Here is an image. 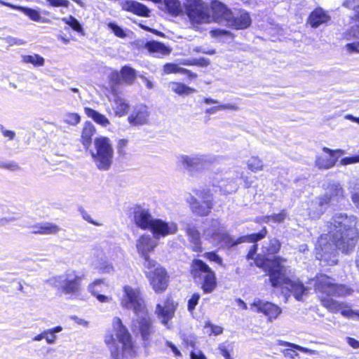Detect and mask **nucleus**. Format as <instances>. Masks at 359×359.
Returning <instances> with one entry per match:
<instances>
[{"instance_id": "31", "label": "nucleus", "mask_w": 359, "mask_h": 359, "mask_svg": "<svg viewBox=\"0 0 359 359\" xmlns=\"http://www.w3.org/2000/svg\"><path fill=\"white\" fill-rule=\"evenodd\" d=\"M329 297H322L321 302L323 306L327 308L331 312L337 313L340 311L342 309L348 307V306L345 302H340Z\"/></svg>"}, {"instance_id": "25", "label": "nucleus", "mask_w": 359, "mask_h": 359, "mask_svg": "<svg viewBox=\"0 0 359 359\" xmlns=\"http://www.w3.org/2000/svg\"><path fill=\"white\" fill-rule=\"evenodd\" d=\"M331 18L328 13L321 8H317L309 16L308 23L313 28H318L320 25H326Z\"/></svg>"}, {"instance_id": "50", "label": "nucleus", "mask_w": 359, "mask_h": 359, "mask_svg": "<svg viewBox=\"0 0 359 359\" xmlns=\"http://www.w3.org/2000/svg\"><path fill=\"white\" fill-rule=\"evenodd\" d=\"M108 27L114 32V34L119 37V38H125L126 36V34L123 31V29L117 25L115 23L109 22L108 24Z\"/></svg>"}, {"instance_id": "15", "label": "nucleus", "mask_w": 359, "mask_h": 359, "mask_svg": "<svg viewBox=\"0 0 359 359\" xmlns=\"http://www.w3.org/2000/svg\"><path fill=\"white\" fill-rule=\"evenodd\" d=\"M178 159L179 162L189 171L203 169L210 162L206 156L201 154L181 155Z\"/></svg>"}, {"instance_id": "4", "label": "nucleus", "mask_w": 359, "mask_h": 359, "mask_svg": "<svg viewBox=\"0 0 359 359\" xmlns=\"http://www.w3.org/2000/svg\"><path fill=\"white\" fill-rule=\"evenodd\" d=\"M266 234L267 229L264 227L259 233L241 236L235 240L226 232L221 223L217 219H214L209 221L203 229V236L205 239L214 244L224 243L228 247H232L244 242L255 243L264 238Z\"/></svg>"}, {"instance_id": "7", "label": "nucleus", "mask_w": 359, "mask_h": 359, "mask_svg": "<svg viewBox=\"0 0 359 359\" xmlns=\"http://www.w3.org/2000/svg\"><path fill=\"white\" fill-rule=\"evenodd\" d=\"M144 273L149 284L156 293H162L166 290L170 276L165 269L155 260H147L143 263Z\"/></svg>"}, {"instance_id": "59", "label": "nucleus", "mask_w": 359, "mask_h": 359, "mask_svg": "<svg viewBox=\"0 0 359 359\" xmlns=\"http://www.w3.org/2000/svg\"><path fill=\"white\" fill-rule=\"evenodd\" d=\"M341 313L343 316L348 318H355L357 317L358 310H352V309H341Z\"/></svg>"}, {"instance_id": "29", "label": "nucleus", "mask_w": 359, "mask_h": 359, "mask_svg": "<svg viewBox=\"0 0 359 359\" xmlns=\"http://www.w3.org/2000/svg\"><path fill=\"white\" fill-rule=\"evenodd\" d=\"M160 8L173 16H177L182 13L183 7L179 0H161Z\"/></svg>"}, {"instance_id": "9", "label": "nucleus", "mask_w": 359, "mask_h": 359, "mask_svg": "<svg viewBox=\"0 0 359 359\" xmlns=\"http://www.w3.org/2000/svg\"><path fill=\"white\" fill-rule=\"evenodd\" d=\"M315 290L318 293L327 297H345L353 292L352 288L346 285L336 283L332 278L323 274L316 276Z\"/></svg>"}, {"instance_id": "51", "label": "nucleus", "mask_w": 359, "mask_h": 359, "mask_svg": "<svg viewBox=\"0 0 359 359\" xmlns=\"http://www.w3.org/2000/svg\"><path fill=\"white\" fill-rule=\"evenodd\" d=\"M315 201H316V198L311 201L310 207L309 208V215L313 218L319 217L323 213V212H318L320 206L317 204L316 205L314 204Z\"/></svg>"}, {"instance_id": "1", "label": "nucleus", "mask_w": 359, "mask_h": 359, "mask_svg": "<svg viewBox=\"0 0 359 359\" xmlns=\"http://www.w3.org/2000/svg\"><path fill=\"white\" fill-rule=\"evenodd\" d=\"M357 218L354 215L336 213L326 225L327 233L320 236L316 245V257L329 265L336 264L337 249L344 253L352 251L357 243Z\"/></svg>"}, {"instance_id": "52", "label": "nucleus", "mask_w": 359, "mask_h": 359, "mask_svg": "<svg viewBox=\"0 0 359 359\" xmlns=\"http://www.w3.org/2000/svg\"><path fill=\"white\" fill-rule=\"evenodd\" d=\"M203 257L210 262H214L219 265H222V259L215 252H206L203 255Z\"/></svg>"}, {"instance_id": "43", "label": "nucleus", "mask_w": 359, "mask_h": 359, "mask_svg": "<svg viewBox=\"0 0 359 359\" xmlns=\"http://www.w3.org/2000/svg\"><path fill=\"white\" fill-rule=\"evenodd\" d=\"M24 62L31 63L35 67H41L44 65V59L39 55L24 56Z\"/></svg>"}, {"instance_id": "47", "label": "nucleus", "mask_w": 359, "mask_h": 359, "mask_svg": "<svg viewBox=\"0 0 359 359\" xmlns=\"http://www.w3.org/2000/svg\"><path fill=\"white\" fill-rule=\"evenodd\" d=\"M0 168L15 172L20 170V166L19 164L13 161H0Z\"/></svg>"}, {"instance_id": "11", "label": "nucleus", "mask_w": 359, "mask_h": 359, "mask_svg": "<svg viewBox=\"0 0 359 359\" xmlns=\"http://www.w3.org/2000/svg\"><path fill=\"white\" fill-rule=\"evenodd\" d=\"M191 274L194 278L203 280V290L206 293L213 291L216 286V277L211 269L202 260L194 259L191 264Z\"/></svg>"}, {"instance_id": "30", "label": "nucleus", "mask_w": 359, "mask_h": 359, "mask_svg": "<svg viewBox=\"0 0 359 359\" xmlns=\"http://www.w3.org/2000/svg\"><path fill=\"white\" fill-rule=\"evenodd\" d=\"M32 233L39 234H55L58 233L60 228L55 224L49 222L40 223L33 227Z\"/></svg>"}, {"instance_id": "37", "label": "nucleus", "mask_w": 359, "mask_h": 359, "mask_svg": "<svg viewBox=\"0 0 359 359\" xmlns=\"http://www.w3.org/2000/svg\"><path fill=\"white\" fill-rule=\"evenodd\" d=\"M102 283V280H95L88 287V290L92 293L93 296H95L97 300L100 302H110L112 299L108 296L98 294V290L96 289L97 286L100 285Z\"/></svg>"}, {"instance_id": "20", "label": "nucleus", "mask_w": 359, "mask_h": 359, "mask_svg": "<svg viewBox=\"0 0 359 359\" xmlns=\"http://www.w3.org/2000/svg\"><path fill=\"white\" fill-rule=\"evenodd\" d=\"M187 201L189 204L191 212L200 217L208 216L214 205L213 202L201 201L194 196H190L187 198Z\"/></svg>"}, {"instance_id": "39", "label": "nucleus", "mask_w": 359, "mask_h": 359, "mask_svg": "<svg viewBox=\"0 0 359 359\" xmlns=\"http://www.w3.org/2000/svg\"><path fill=\"white\" fill-rule=\"evenodd\" d=\"M280 248V243L276 238H272L264 246V252L269 255L277 253Z\"/></svg>"}, {"instance_id": "58", "label": "nucleus", "mask_w": 359, "mask_h": 359, "mask_svg": "<svg viewBox=\"0 0 359 359\" xmlns=\"http://www.w3.org/2000/svg\"><path fill=\"white\" fill-rule=\"evenodd\" d=\"M193 51L196 53H202L207 55H214L215 50L214 49H209L203 46H196L193 48Z\"/></svg>"}, {"instance_id": "10", "label": "nucleus", "mask_w": 359, "mask_h": 359, "mask_svg": "<svg viewBox=\"0 0 359 359\" xmlns=\"http://www.w3.org/2000/svg\"><path fill=\"white\" fill-rule=\"evenodd\" d=\"M82 279L75 271H67L61 276L50 278L48 282L65 294H75L81 290Z\"/></svg>"}, {"instance_id": "36", "label": "nucleus", "mask_w": 359, "mask_h": 359, "mask_svg": "<svg viewBox=\"0 0 359 359\" xmlns=\"http://www.w3.org/2000/svg\"><path fill=\"white\" fill-rule=\"evenodd\" d=\"M121 76L123 83L131 85L136 79V71L128 66H124L121 69Z\"/></svg>"}, {"instance_id": "64", "label": "nucleus", "mask_w": 359, "mask_h": 359, "mask_svg": "<svg viewBox=\"0 0 359 359\" xmlns=\"http://www.w3.org/2000/svg\"><path fill=\"white\" fill-rule=\"evenodd\" d=\"M348 34L353 38L359 39V26L351 27Z\"/></svg>"}, {"instance_id": "44", "label": "nucleus", "mask_w": 359, "mask_h": 359, "mask_svg": "<svg viewBox=\"0 0 359 359\" xmlns=\"http://www.w3.org/2000/svg\"><path fill=\"white\" fill-rule=\"evenodd\" d=\"M348 189L351 194L352 202L359 210V184H355L354 186H351V183L350 182Z\"/></svg>"}, {"instance_id": "34", "label": "nucleus", "mask_w": 359, "mask_h": 359, "mask_svg": "<svg viewBox=\"0 0 359 359\" xmlns=\"http://www.w3.org/2000/svg\"><path fill=\"white\" fill-rule=\"evenodd\" d=\"M95 268L99 270L102 273H113L114 268L105 257H101L94 262Z\"/></svg>"}, {"instance_id": "46", "label": "nucleus", "mask_w": 359, "mask_h": 359, "mask_svg": "<svg viewBox=\"0 0 359 359\" xmlns=\"http://www.w3.org/2000/svg\"><path fill=\"white\" fill-rule=\"evenodd\" d=\"M62 21L78 32L83 31V28L79 22L72 15H69L68 18H63Z\"/></svg>"}, {"instance_id": "32", "label": "nucleus", "mask_w": 359, "mask_h": 359, "mask_svg": "<svg viewBox=\"0 0 359 359\" xmlns=\"http://www.w3.org/2000/svg\"><path fill=\"white\" fill-rule=\"evenodd\" d=\"M84 111L89 118H91L95 123L103 127H107L110 124L109 119L104 115L91 108L85 107Z\"/></svg>"}, {"instance_id": "62", "label": "nucleus", "mask_w": 359, "mask_h": 359, "mask_svg": "<svg viewBox=\"0 0 359 359\" xmlns=\"http://www.w3.org/2000/svg\"><path fill=\"white\" fill-rule=\"evenodd\" d=\"M346 48L349 53H359V42L347 43Z\"/></svg>"}, {"instance_id": "3", "label": "nucleus", "mask_w": 359, "mask_h": 359, "mask_svg": "<svg viewBox=\"0 0 359 359\" xmlns=\"http://www.w3.org/2000/svg\"><path fill=\"white\" fill-rule=\"evenodd\" d=\"M285 259L276 257L267 267V274L273 287H282L290 291L299 301L306 294L307 288L299 280H292L290 278V270L284 264Z\"/></svg>"}, {"instance_id": "63", "label": "nucleus", "mask_w": 359, "mask_h": 359, "mask_svg": "<svg viewBox=\"0 0 359 359\" xmlns=\"http://www.w3.org/2000/svg\"><path fill=\"white\" fill-rule=\"evenodd\" d=\"M191 359H206L205 356L201 351H191Z\"/></svg>"}, {"instance_id": "48", "label": "nucleus", "mask_w": 359, "mask_h": 359, "mask_svg": "<svg viewBox=\"0 0 359 359\" xmlns=\"http://www.w3.org/2000/svg\"><path fill=\"white\" fill-rule=\"evenodd\" d=\"M205 331L208 334L219 335L222 333L223 329L220 326L212 325L210 323H206L204 327Z\"/></svg>"}, {"instance_id": "60", "label": "nucleus", "mask_w": 359, "mask_h": 359, "mask_svg": "<svg viewBox=\"0 0 359 359\" xmlns=\"http://www.w3.org/2000/svg\"><path fill=\"white\" fill-rule=\"evenodd\" d=\"M80 212H81V215L83 217V219H85L86 221L88 222L90 224H93L95 226H100L101 224L100 223H97L95 221H93L92 219H91V217L90 215L83 209L81 208L79 210Z\"/></svg>"}, {"instance_id": "13", "label": "nucleus", "mask_w": 359, "mask_h": 359, "mask_svg": "<svg viewBox=\"0 0 359 359\" xmlns=\"http://www.w3.org/2000/svg\"><path fill=\"white\" fill-rule=\"evenodd\" d=\"M177 305L173 300L168 299L163 304H158L156 306V315L161 323L168 329L171 327L170 320L174 317Z\"/></svg>"}, {"instance_id": "33", "label": "nucleus", "mask_w": 359, "mask_h": 359, "mask_svg": "<svg viewBox=\"0 0 359 359\" xmlns=\"http://www.w3.org/2000/svg\"><path fill=\"white\" fill-rule=\"evenodd\" d=\"M95 133V128L90 122H86L84 123L82 130V142L86 148H88L91 143V138Z\"/></svg>"}, {"instance_id": "27", "label": "nucleus", "mask_w": 359, "mask_h": 359, "mask_svg": "<svg viewBox=\"0 0 359 359\" xmlns=\"http://www.w3.org/2000/svg\"><path fill=\"white\" fill-rule=\"evenodd\" d=\"M111 92L114 95V104L112 109L116 116L121 117L128 113L130 107L129 104L125 99L118 95L116 90L114 86L111 87Z\"/></svg>"}, {"instance_id": "49", "label": "nucleus", "mask_w": 359, "mask_h": 359, "mask_svg": "<svg viewBox=\"0 0 359 359\" xmlns=\"http://www.w3.org/2000/svg\"><path fill=\"white\" fill-rule=\"evenodd\" d=\"M24 14L34 21L42 22L39 13L36 10L24 7Z\"/></svg>"}, {"instance_id": "18", "label": "nucleus", "mask_w": 359, "mask_h": 359, "mask_svg": "<svg viewBox=\"0 0 359 359\" xmlns=\"http://www.w3.org/2000/svg\"><path fill=\"white\" fill-rule=\"evenodd\" d=\"M212 12V21L227 25L229 18H231L232 11L229 10L223 3L214 0L212 1L210 10Z\"/></svg>"}, {"instance_id": "57", "label": "nucleus", "mask_w": 359, "mask_h": 359, "mask_svg": "<svg viewBox=\"0 0 359 359\" xmlns=\"http://www.w3.org/2000/svg\"><path fill=\"white\" fill-rule=\"evenodd\" d=\"M178 65L172 63H167L163 66L165 74L177 73Z\"/></svg>"}, {"instance_id": "21", "label": "nucleus", "mask_w": 359, "mask_h": 359, "mask_svg": "<svg viewBox=\"0 0 359 359\" xmlns=\"http://www.w3.org/2000/svg\"><path fill=\"white\" fill-rule=\"evenodd\" d=\"M149 113L146 106L140 104L136 106L128 120L133 126H141L147 123Z\"/></svg>"}, {"instance_id": "22", "label": "nucleus", "mask_w": 359, "mask_h": 359, "mask_svg": "<svg viewBox=\"0 0 359 359\" xmlns=\"http://www.w3.org/2000/svg\"><path fill=\"white\" fill-rule=\"evenodd\" d=\"M119 4L123 11L131 12L142 17L149 16V9L140 2L133 0H126L120 2Z\"/></svg>"}, {"instance_id": "42", "label": "nucleus", "mask_w": 359, "mask_h": 359, "mask_svg": "<svg viewBox=\"0 0 359 359\" xmlns=\"http://www.w3.org/2000/svg\"><path fill=\"white\" fill-rule=\"evenodd\" d=\"M62 121L70 126H76L81 121V116L76 113H67L64 115Z\"/></svg>"}, {"instance_id": "23", "label": "nucleus", "mask_w": 359, "mask_h": 359, "mask_svg": "<svg viewBox=\"0 0 359 359\" xmlns=\"http://www.w3.org/2000/svg\"><path fill=\"white\" fill-rule=\"evenodd\" d=\"M151 214L148 210L137 208L134 212V221L137 226L142 229H148L150 230L153 221Z\"/></svg>"}, {"instance_id": "38", "label": "nucleus", "mask_w": 359, "mask_h": 359, "mask_svg": "<svg viewBox=\"0 0 359 359\" xmlns=\"http://www.w3.org/2000/svg\"><path fill=\"white\" fill-rule=\"evenodd\" d=\"M196 198L203 202H213V196L212 192L208 189H200L194 191Z\"/></svg>"}, {"instance_id": "28", "label": "nucleus", "mask_w": 359, "mask_h": 359, "mask_svg": "<svg viewBox=\"0 0 359 359\" xmlns=\"http://www.w3.org/2000/svg\"><path fill=\"white\" fill-rule=\"evenodd\" d=\"M144 48L150 53L158 57L168 55L171 52V49L169 47L166 46L163 43L156 41H147L144 45Z\"/></svg>"}, {"instance_id": "5", "label": "nucleus", "mask_w": 359, "mask_h": 359, "mask_svg": "<svg viewBox=\"0 0 359 359\" xmlns=\"http://www.w3.org/2000/svg\"><path fill=\"white\" fill-rule=\"evenodd\" d=\"M113 329L115 332L105 338L108 344H114V349L111 348V353L113 359H129L133 358L135 351L133 348L131 336L127 328L123 325L121 320L116 317L113 320Z\"/></svg>"}, {"instance_id": "17", "label": "nucleus", "mask_w": 359, "mask_h": 359, "mask_svg": "<svg viewBox=\"0 0 359 359\" xmlns=\"http://www.w3.org/2000/svg\"><path fill=\"white\" fill-rule=\"evenodd\" d=\"M250 309L262 312L269 316L270 320L276 319L281 313V309L277 306L269 302H263L261 299H255L250 304Z\"/></svg>"}, {"instance_id": "55", "label": "nucleus", "mask_w": 359, "mask_h": 359, "mask_svg": "<svg viewBox=\"0 0 359 359\" xmlns=\"http://www.w3.org/2000/svg\"><path fill=\"white\" fill-rule=\"evenodd\" d=\"M200 299V294L195 293L194 294L188 302V310L192 311L195 309L196 306Z\"/></svg>"}, {"instance_id": "35", "label": "nucleus", "mask_w": 359, "mask_h": 359, "mask_svg": "<svg viewBox=\"0 0 359 359\" xmlns=\"http://www.w3.org/2000/svg\"><path fill=\"white\" fill-rule=\"evenodd\" d=\"M168 87L172 91L180 95H189L196 92L194 88L178 82H170L168 83Z\"/></svg>"}, {"instance_id": "54", "label": "nucleus", "mask_w": 359, "mask_h": 359, "mask_svg": "<svg viewBox=\"0 0 359 359\" xmlns=\"http://www.w3.org/2000/svg\"><path fill=\"white\" fill-rule=\"evenodd\" d=\"M287 216V214L285 210H283L278 214H273V215H271V220L276 223H281V222H284V220L285 219Z\"/></svg>"}, {"instance_id": "19", "label": "nucleus", "mask_w": 359, "mask_h": 359, "mask_svg": "<svg viewBox=\"0 0 359 359\" xmlns=\"http://www.w3.org/2000/svg\"><path fill=\"white\" fill-rule=\"evenodd\" d=\"M323 151L329 154V156H320L316 159V165L320 169H329L334 167L337 161L335 157L337 154L343 155L345 151L341 149L332 150L327 147H323Z\"/></svg>"}, {"instance_id": "61", "label": "nucleus", "mask_w": 359, "mask_h": 359, "mask_svg": "<svg viewBox=\"0 0 359 359\" xmlns=\"http://www.w3.org/2000/svg\"><path fill=\"white\" fill-rule=\"evenodd\" d=\"M127 144L128 140H126L122 139L118 141L117 149L119 154L123 156L126 155V152L125 148L126 147Z\"/></svg>"}, {"instance_id": "40", "label": "nucleus", "mask_w": 359, "mask_h": 359, "mask_svg": "<svg viewBox=\"0 0 359 359\" xmlns=\"http://www.w3.org/2000/svg\"><path fill=\"white\" fill-rule=\"evenodd\" d=\"M224 109L238 111L239 109V107L237 105L232 104H219L217 106L212 107L205 109V113L207 114H214L217 113L218 111Z\"/></svg>"}, {"instance_id": "53", "label": "nucleus", "mask_w": 359, "mask_h": 359, "mask_svg": "<svg viewBox=\"0 0 359 359\" xmlns=\"http://www.w3.org/2000/svg\"><path fill=\"white\" fill-rule=\"evenodd\" d=\"M359 163V151L358 154L353 156L345 157L340 161V165H347L349 164H353Z\"/></svg>"}, {"instance_id": "26", "label": "nucleus", "mask_w": 359, "mask_h": 359, "mask_svg": "<svg viewBox=\"0 0 359 359\" xmlns=\"http://www.w3.org/2000/svg\"><path fill=\"white\" fill-rule=\"evenodd\" d=\"M183 229L185 231L189 241L193 245L194 250L201 252L202 250L201 234L196 226L192 223H185Z\"/></svg>"}, {"instance_id": "16", "label": "nucleus", "mask_w": 359, "mask_h": 359, "mask_svg": "<svg viewBox=\"0 0 359 359\" xmlns=\"http://www.w3.org/2000/svg\"><path fill=\"white\" fill-rule=\"evenodd\" d=\"M154 237L157 240L161 237L175 234L177 231V226L174 222H165L159 219L153 221L150 229Z\"/></svg>"}, {"instance_id": "12", "label": "nucleus", "mask_w": 359, "mask_h": 359, "mask_svg": "<svg viewBox=\"0 0 359 359\" xmlns=\"http://www.w3.org/2000/svg\"><path fill=\"white\" fill-rule=\"evenodd\" d=\"M344 198V190L340 183L332 182L328 184L325 194L316 198L314 204L320 206L318 212H324L327 205H335Z\"/></svg>"}, {"instance_id": "8", "label": "nucleus", "mask_w": 359, "mask_h": 359, "mask_svg": "<svg viewBox=\"0 0 359 359\" xmlns=\"http://www.w3.org/2000/svg\"><path fill=\"white\" fill-rule=\"evenodd\" d=\"M91 156L97 168L100 170H108L114 156V149L108 137H100L94 140L93 149L90 150Z\"/></svg>"}, {"instance_id": "45", "label": "nucleus", "mask_w": 359, "mask_h": 359, "mask_svg": "<svg viewBox=\"0 0 359 359\" xmlns=\"http://www.w3.org/2000/svg\"><path fill=\"white\" fill-rule=\"evenodd\" d=\"M62 330V327L60 326L55 327L52 329H49L45 332V339L48 344H53L55 341V333L60 332Z\"/></svg>"}, {"instance_id": "14", "label": "nucleus", "mask_w": 359, "mask_h": 359, "mask_svg": "<svg viewBox=\"0 0 359 359\" xmlns=\"http://www.w3.org/2000/svg\"><path fill=\"white\" fill-rule=\"evenodd\" d=\"M158 242L154 236L144 234L141 236L136 241V248L138 253L144 259V262L152 260L149 256V253L154 250L157 246Z\"/></svg>"}, {"instance_id": "2", "label": "nucleus", "mask_w": 359, "mask_h": 359, "mask_svg": "<svg viewBox=\"0 0 359 359\" xmlns=\"http://www.w3.org/2000/svg\"><path fill=\"white\" fill-rule=\"evenodd\" d=\"M124 294L121 298V306L133 311L136 320L133 324V330L140 333L144 341H148L153 332L150 317L148 315L144 301L138 289L130 286L123 287Z\"/></svg>"}, {"instance_id": "56", "label": "nucleus", "mask_w": 359, "mask_h": 359, "mask_svg": "<svg viewBox=\"0 0 359 359\" xmlns=\"http://www.w3.org/2000/svg\"><path fill=\"white\" fill-rule=\"evenodd\" d=\"M46 2L53 7H67L69 1L67 0H46Z\"/></svg>"}, {"instance_id": "6", "label": "nucleus", "mask_w": 359, "mask_h": 359, "mask_svg": "<svg viewBox=\"0 0 359 359\" xmlns=\"http://www.w3.org/2000/svg\"><path fill=\"white\" fill-rule=\"evenodd\" d=\"M184 12L193 27L198 29L199 25L212 22L210 6L202 0H186L183 4Z\"/></svg>"}, {"instance_id": "24", "label": "nucleus", "mask_w": 359, "mask_h": 359, "mask_svg": "<svg viewBox=\"0 0 359 359\" xmlns=\"http://www.w3.org/2000/svg\"><path fill=\"white\" fill-rule=\"evenodd\" d=\"M227 25L235 29H245L250 26L251 20L248 13L238 11L231 13V18H229Z\"/></svg>"}, {"instance_id": "41", "label": "nucleus", "mask_w": 359, "mask_h": 359, "mask_svg": "<svg viewBox=\"0 0 359 359\" xmlns=\"http://www.w3.org/2000/svg\"><path fill=\"white\" fill-rule=\"evenodd\" d=\"M248 168L252 172H256L263 169L262 161L257 157H252L247 162Z\"/></svg>"}]
</instances>
